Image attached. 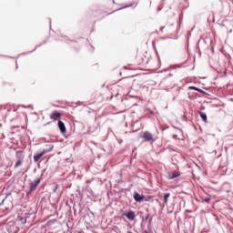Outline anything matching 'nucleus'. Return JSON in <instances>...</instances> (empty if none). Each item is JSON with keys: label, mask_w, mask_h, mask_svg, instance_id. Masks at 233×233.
Wrapping results in <instances>:
<instances>
[{"label": "nucleus", "mask_w": 233, "mask_h": 233, "mask_svg": "<svg viewBox=\"0 0 233 233\" xmlns=\"http://www.w3.org/2000/svg\"><path fill=\"white\" fill-rule=\"evenodd\" d=\"M133 83L134 82L132 81V79H130V77L122 78L118 82V86L120 88H130V86H132Z\"/></svg>", "instance_id": "obj_1"}, {"label": "nucleus", "mask_w": 233, "mask_h": 233, "mask_svg": "<svg viewBox=\"0 0 233 233\" xmlns=\"http://www.w3.org/2000/svg\"><path fill=\"white\" fill-rule=\"evenodd\" d=\"M53 148L54 147H51L49 149H44L41 153L35 155L34 156L35 163H37V161H39V159H41L45 154H48V152H50Z\"/></svg>", "instance_id": "obj_2"}, {"label": "nucleus", "mask_w": 233, "mask_h": 233, "mask_svg": "<svg viewBox=\"0 0 233 233\" xmlns=\"http://www.w3.org/2000/svg\"><path fill=\"white\" fill-rule=\"evenodd\" d=\"M137 65H143V63H146L147 56L143 53H138L136 56Z\"/></svg>", "instance_id": "obj_3"}, {"label": "nucleus", "mask_w": 233, "mask_h": 233, "mask_svg": "<svg viewBox=\"0 0 233 233\" xmlns=\"http://www.w3.org/2000/svg\"><path fill=\"white\" fill-rule=\"evenodd\" d=\"M142 138H144L145 141H154V135L149 131H146L144 132Z\"/></svg>", "instance_id": "obj_4"}, {"label": "nucleus", "mask_w": 233, "mask_h": 233, "mask_svg": "<svg viewBox=\"0 0 233 233\" xmlns=\"http://www.w3.org/2000/svg\"><path fill=\"white\" fill-rule=\"evenodd\" d=\"M61 113H59V111L55 110L52 112V114L50 115V119H53V121H57V119H61Z\"/></svg>", "instance_id": "obj_5"}, {"label": "nucleus", "mask_w": 233, "mask_h": 233, "mask_svg": "<svg viewBox=\"0 0 233 233\" xmlns=\"http://www.w3.org/2000/svg\"><path fill=\"white\" fill-rule=\"evenodd\" d=\"M123 216L127 218L129 221H134L136 219V213L134 211H129L127 213H124Z\"/></svg>", "instance_id": "obj_6"}, {"label": "nucleus", "mask_w": 233, "mask_h": 233, "mask_svg": "<svg viewBox=\"0 0 233 233\" xmlns=\"http://www.w3.org/2000/svg\"><path fill=\"white\" fill-rule=\"evenodd\" d=\"M15 156L18 161H25V151L23 150L16 151Z\"/></svg>", "instance_id": "obj_7"}, {"label": "nucleus", "mask_w": 233, "mask_h": 233, "mask_svg": "<svg viewBox=\"0 0 233 233\" xmlns=\"http://www.w3.org/2000/svg\"><path fill=\"white\" fill-rule=\"evenodd\" d=\"M58 128L62 134H66V127H65V123L61 120L58 121Z\"/></svg>", "instance_id": "obj_8"}, {"label": "nucleus", "mask_w": 233, "mask_h": 233, "mask_svg": "<svg viewBox=\"0 0 233 233\" xmlns=\"http://www.w3.org/2000/svg\"><path fill=\"white\" fill-rule=\"evenodd\" d=\"M134 199H135V201H137V202L141 203V201H143V199H145V196H141V195H139V193L135 192L134 193Z\"/></svg>", "instance_id": "obj_9"}, {"label": "nucleus", "mask_w": 233, "mask_h": 233, "mask_svg": "<svg viewBox=\"0 0 233 233\" xmlns=\"http://www.w3.org/2000/svg\"><path fill=\"white\" fill-rule=\"evenodd\" d=\"M179 176H181L179 171H173L171 174H169V179H176V177H179Z\"/></svg>", "instance_id": "obj_10"}, {"label": "nucleus", "mask_w": 233, "mask_h": 233, "mask_svg": "<svg viewBox=\"0 0 233 233\" xmlns=\"http://www.w3.org/2000/svg\"><path fill=\"white\" fill-rule=\"evenodd\" d=\"M39 183H41V180H36V182L35 184H31L30 192H34V190H35V188H37V186L39 185Z\"/></svg>", "instance_id": "obj_11"}, {"label": "nucleus", "mask_w": 233, "mask_h": 233, "mask_svg": "<svg viewBox=\"0 0 233 233\" xmlns=\"http://www.w3.org/2000/svg\"><path fill=\"white\" fill-rule=\"evenodd\" d=\"M199 116H200L201 119L203 120V122L207 123V121H208L207 114H205L203 112H199Z\"/></svg>", "instance_id": "obj_12"}, {"label": "nucleus", "mask_w": 233, "mask_h": 233, "mask_svg": "<svg viewBox=\"0 0 233 233\" xmlns=\"http://www.w3.org/2000/svg\"><path fill=\"white\" fill-rule=\"evenodd\" d=\"M23 165V160H17L16 163L14 166V168H19Z\"/></svg>", "instance_id": "obj_13"}, {"label": "nucleus", "mask_w": 233, "mask_h": 233, "mask_svg": "<svg viewBox=\"0 0 233 233\" xmlns=\"http://www.w3.org/2000/svg\"><path fill=\"white\" fill-rule=\"evenodd\" d=\"M168 198H170V193H167L164 195V201L165 203H168Z\"/></svg>", "instance_id": "obj_14"}, {"label": "nucleus", "mask_w": 233, "mask_h": 233, "mask_svg": "<svg viewBox=\"0 0 233 233\" xmlns=\"http://www.w3.org/2000/svg\"><path fill=\"white\" fill-rule=\"evenodd\" d=\"M197 92H199L200 94H205V91H203L202 89L197 87Z\"/></svg>", "instance_id": "obj_15"}, {"label": "nucleus", "mask_w": 233, "mask_h": 233, "mask_svg": "<svg viewBox=\"0 0 233 233\" xmlns=\"http://www.w3.org/2000/svg\"><path fill=\"white\" fill-rule=\"evenodd\" d=\"M189 90H198V87H196V86H189Z\"/></svg>", "instance_id": "obj_16"}, {"label": "nucleus", "mask_w": 233, "mask_h": 233, "mask_svg": "<svg viewBox=\"0 0 233 233\" xmlns=\"http://www.w3.org/2000/svg\"><path fill=\"white\" fill-rule=\"evenodd\" d=\"M210 201V198H206V202L208 203Z\"/></svg>", "instance_id": "obj_17"}, {"label": "nucleus", "mask_w": 233, "mask_h": 233, "mask_svg": "<svg viewBox=\"0 0 233 233\" xmlns=\"http://www.w3.org/2000/svg\"><path fill=\"white\" fill-rule=\"evenodd\" d=\"M127 233H133L132 231H127Z\"/></svg>", "instance_id": "obj_18"}]
</instances>
